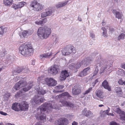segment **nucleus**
Here are the masks:
<instances>
[{
    "instance_id": "obj_1",
    "label": "nucleus",
    "mask_w": 125,
    "mask_h": 125,
    "mask_svg": "<svg viewBox=\"0 0 125 125\" xmlns=\"http://www.w3.org/2000/svg\"><path fill=\"white\" fill-rule=\"evenodd\" d=\"M56 105L50 101L46 102L37 109V111L34 112L36 119L38 120L46 121V115L45 113H50L52 111V109H56Z\"/></svg>"
},
{
    "instance_id": "obj_2",
    "label": "nucleus",
    "mask_w": 125,
    "mask_h": 125,
    "mask_svg": "<svg viewBox=\"0 0 125 125\" xmlns=\"http://www.w3.org/2000/svg\"><path fill=\"white\" fill-rule=\"evenodd\" d=\"M21 54L27 56L32 55L33 53L32 45L29 42H26L22 44L19 48Z\"/></svg>"
},
{
    "instance_id": "obj_3",
    "label": "nucleus",
    "mask_w": 125,
    "mask_h": 125,
    "mask_svg": "<svg viewBox=\"0 0 125 125\" xmlns=\"http://www.w3.org/2000/svg\"><path fill=\"white\" fill-rule=\"evenodd\" d=\"M32 83L29 82L27 84V82L25 81L21 80L15 84L14 88L16 90H17L20 88L23 87L22 89L23 91L25 92H27L31 88L32 86Z\"/></svg>"
},
{
    "instance_id": "obj_4",
    "label": "nucleus",
    "mask_w": 125,
    "mask_h": 125,
    "mask_svg": "<svg viewBox=\"0 0 125 125\" xmlns=\"http://www.w3.org/2000/svg\"><path fill=\"white\" fill-rule=\"evenodd\" d=\"M93 60V58L91 56L85 58L81 62H78L75 64H72L69 66L70 69L72 70L77 69L79 68L83 64L85 66H87L89 63Z\"/></svg>"
},
{
    "instance_id": "obj_5",
    "label": "nucleus",
    "mask_w": 125,
    "mask_h": 125,
    "mask_svg": "<svg viewBox=\"0 0 125 125\" xmlns=\"http://www.w3.org/2000/svg\"><path fill=\"white\" fill-rule=\"evenodd\" d=\"M35 89L38 92V94L34 97L33 99L32 100V101L33 103H34L36 104H39L45 100L43 96H40L39 95L40 94H44L46 93V92L45 90L43 89H40L39 86H38L37 88L35 87Z\"/></svg>"
},
{
    "instance_id": "obj_6",
    "label": "nucleus",
    "mask_w": 125,
    "mask_h": 125,
    "mask_svg": "<svg viewBox=\"0 0 125 125\" xmlns=\"http://www.w3.org/2000/svg\"><path fill=\"white\" fill-rule=\"evenodd\" d=\"M51 32L50 28L46 26L44 27H40L38 30V35L41 38L46 39L48 37Z\"/></svg>"
},
{
    "instance_id": "obj_7",
    "label": "nucleus",
    "mask_w": 125,
    "mask_h": 125,
    "mask_svg": "<svg viewBox=\"0 0 125 125\" xmlns=\"http://www.w3.org/2000/svg\"><path fill=\"white\" fill-rule=\"evenodd\" d=\"M113 62L111 60H105L103 62L101 63V67L100 69V73L101 74L103 73L105 71H106L107 68L109 67L108 69V71H109L112 69L111 65H112Z\"/></svg>"
},
{
    "instance_id": "obj_8",
    "label": "nucleus",
    "mask_w": 125,
    "mask_h": 125,
    "mask_svg": "<svg viewBox=\"0 0 125 125\" xmlns=\"http://www.w3.org/2000/svg\"><path fill=\"white\" fill-rule=\"evenodd\" d=\"M30 6L33 8L34 10L36 11H41L44 7L43 5L40 4L35 0L31 1Z\"/></svg>"
},
{
    "instance_id": "obj_9",
    "label": "nucleus",
    "mask_w": 125,
    "mask_h": 125,
    "mask_svg": "<svg viewBox=\"0 0 125 125\" xmlns=\"http://www.w3.org/2000/svg\"><path fill=\"white\" fill-rule=\"evenodd\" d=\"M76 51L74 49V47L73 46L68 47L62 50V53L64 56H66L69 55L71 53H75Z\"/></svg>"
},
{
    "instance_id": "obj_10",
    "label": "nucleus",
    "mask_w": 125,
    "mask_h": 125,
    "mask_svg": "<svg viewBox=\"0 0 125 125\" xmlns=\"http://www.w3.org/2000/svg\"><path fill=\"white\" fill-rule=\"evenodd\" d=\"M18 106L22 111H26L28 109L29 106L28 103L25 101H22L19 103Z\"/></svg>"
},
{
    "instance_id": "obj_11",
    "label": "nucleus",
    "mask_w": 125,
    "mask_h": 125,
    "mask_svg": "<svg viewBox=\"0 0 125 125\" xmlns=\"http://www.w3.org/2000/svg\"><path fill=\"white\" fill-rule=\"evenodd\" d=\"M54 15L53 11L52 9L46 10L45 12H43L41 14V17L44 18L47 16H52Z\"/></svg>"
},
{
    "instance_id": "obj_12",
    "label": "nucleus",
    "mask_w": 125,
    "mask_h": 125,
    "mask_svg": "<svg viewBox=\"0 0 125 125\" xmlns=\"http://www.w3.org/2000/svg\"><path fill=\"white\" fill-rule=\"evenodd\" d=\"M45 81L46 84L49 86H54L57 84V82L52 78H46L45 79Z\"/></svg>"
},
{
    "instance_id": "obj_13",
    "label": "nucleus",
    "mask_w": 125,
    "mask_h": 125,
    "mask_svg": "<svg viewBox=\"0 0 125 125\" xmlns=\"http://www.w3.org/2000/svg\"><path fill=\"white\" fill-rule=\"evenodd\" d=\"M81 91V90L80 86L78 85H75L73 87L72 89V94L76 95L80 94Z\"/></svg>"
},
{
    "instance_id": "obj_14",
    "label": "nucleus",
    "mask_w": 125,
    "mask_h": 125,
    "mask_svg": "<svg viewBox=\"0 0 125 125\" xmlns=\"http://www.w3.org/2000/svg\"><path fill=\"white\" fill-rule=\"evenodd\" d=\"M59 70V66L57 65H54L53 66H52L48 72L51 73L53 75L56 74Z\"/></svg>"
},
{
    "instance_id": "obj_15",
    "label": "nucleus",
    "mask_w": 125,
    "mask_h": 125,
    "mask_svg": "<svg viewBox=\"0 0 125 125\" xmlns=\"http://www.w3.org/2000/svg\"><path fill=\"white\" fill-rule=\"evenodd\" d=\"M90 69V67H89L85 68L79 73L78 76L81 77H83L89 73Z\"/></svg>"
},
{
    "instance_id": "obj_16",
    "label": "nucleus",
    "mask_w": 125,
    "mask_h": 125,
    "mask_svg": "<svg viewBox=\"0 0 125 125\" xmlns=\"http://www.w3.org/2000/svg\"><path fill=\"white\" fill-rule=\"evenodd\" d=\"M69 75L67 71L63 70L61 72V74L60 77L59 79L61 81H63L65 80Z\"/></svg>"
},
{
    "instance_id": "obj_17",
    "label": "nucleus",
    "mask_w": 125,
    "mask_h": 125,
    "mask_svg": "<svg viewBox=\"0 0 125 125\" xmlns=\"http://www.w3.org/2000/svg\"><path fill=\"white\" fill-rule=\"evenodd\" d=\"M57 122L56 125H66L68 123V119L64 118L59 119Z\"/></svg>"
},
{
    "instance_id": "obj_18",
    "label": "nucleus",
    "mask_w": 125,
    "mask_h": 125,
    "mask_svg": "<svg viewBox=\"0 0 125 125\" xmlns=\"http://www.w3.org/2000/svg\"><path fill=\"white\" fill-rule=\"evenodd\" d=\"M82 114L88 117H92L94 116L93 113L89 110H87L86 108H84L82 111Z\"/></svg>"
},
{
    "instance_id": "obj_19",
    "label": "nucleus",
    "mask_w": 125,
    "mask_h": 125,
    "mask_svg": "<svg viewBox=\"0 0 125 125\" xmlns=\"http://www.w3.org/2000/svg\"><path fill=\"white\" fill-rule=\"evenodd\" d=\"M65 99H60V102L62 103V106H69L72 107L73 106V104L70 102H67L65 100Z\"/></svg>"
},
{
    "instance_id": "obj_20",
    "label": "nucleus",
    "mask_w": 125,
    "mask_h": 125,
    "mask_svg": "<svg viewBox=\"0 0 125 125\" xmlns=\"http://www.w3.org/2000/svg\"><path fill=\"white\" fill-rule=\"evenodd\" d=\"M27 69L25 66H21L19 67L17 69L14 70L13 72V74L16 73H19L22 72L23 73H25L26 72Z\"/></svg>"
},
{
    "instance_id": "obj_21",
    "label": "nucleus",
    "mask_w": 125,
    "mask_h": 125,
    "mask_svg": "<svg viewBox=\"0 0 125 125\" xmlns=\"http://www.w3.org/2000/svg\"><path fill=\"white\" fill-rule=\"evenodd\" d=\"M71 97L67 92H65L60 94L58 96V98L60 99H65L66 97L69 98Z\"/></svg>"
},
{
    "instance_id": "obj_22",
    "label": "nucleus",
    "mask_w": 125,
    "mask_h": 125,
    "mask_svg": "<svg viewBox=\"0 0 125 125\" xmlns=\"http://www.w3.org/2000/svg\"><path fill=\"white\" fill-rule=\"evenodd\" d=\"M32 32H30V31H27L25 30L23 31L22 33H20L19 35L21 38H22L26 37L27 35H29L32 34Z\"/></svg>"
},
{
    "instance_id": "obj_23",
    "label": "nucleus",
    "mask_w": 125,
    "mask_h": 125,
    "mask_svg": "<svg viewBox=\"0 0 125 125\" xmlns=\"http://www.w3.org/2000/svg\"><path fill=\"white\" fill-rule=\"evenodd\" d=\"M102 86L104 88L109 91H111V87L109 86L108 83L106 80H104L102 83Z\"/></svg>"
},
{
    "instance_id": "obj_24",
    "label": "nucleus",
    "mask_w": 125,
    "mask_h": 125,
    "mask_svg": "<svg viewBox=\"0 0 125 125\" xmlns=\"http://www.w3.org/2000/svg\"><path fill=\"white\" fill-rule=\"evenodd\" d=\"M52 54L53 53L52 52L46 53L41 55L40 56V58L41 59L45 58H50Z\"/></svg>"
},
{
    "instance_id": "obj_25",
    "label": "nucleus",
    "mask_w": 125,
    "mask_h": 125,
    "mask_svg": "<svg viewBox=\"0 0 125 125\" xmlns=\"http://www.w3.org/2000/svg\"><path fill=\"white\" fill-rule=\"evenodd\" d=\"M112 12L113 13L115 14L116 18L118 19H122L123 15L121 13L115 10H113Z\"/></svg>"
},
{
    "instance_id": "obj_26",
    "label": "nucleus",
    "mask_w": 125,
    "mask_h": 125,
    "mask_svg": "<svg viewBox=\"0 0 125 125\" xmlns=\"http://www.w3.org/2000/svg\"><path fill=\"white\" fill-rule=\"evenodd\" d=\"M95 94L97 97L100 98H103L104 96L103 95V93L100 90H96L95 92Z\"/></svg>"
},
{
    "instance_id": "obj_27",
    "label": "nucleus",
    "mask_w": 125,
    "mask_h": 125,
    "mask_svg": "<svg viewBox=\"0 0 125 125\" xmlns=\"http://www.w3.org/2000/svg\"><path fill=\"white\" fill-rule=\"evenodd\" d=\"M7 28L6 27H0V36L1 37L4 33H6L7 31Z\"/></svg>"
},
{
    "instance_id": "obj_28",
    "label": "nucleus",
    "mask_w": 125,
    "mask_h": 125,
    "mask_svg": "<svg viewBox=\"0 0 125 125\" xmlns=\"http://www.w3.org/2000/svg\"><path fill=\"white\" fill-rule=\"evenodd\" d=\"M68 2V1H65L59 3L56 5V7L57 8H61L66 5Z\"/></svg>"
},
{
    "instance_id": "obj_29",
    "label": "nucleus",
    "mask_w": 125,
    "mask_h": 125,
    "mask_svg": "<svg viewBox=\"0 0 125 125\" xmlns=\"http://www.w3.org/2000/svg\"><path fill=\"white\" fill-rule=\"evenodd\" d=\"M113 110L115 112L119 114L120 115L121 114L122 112H123L121 111L120 109L117 106H114L113 107Z\"/></svg>"
},
{
    "instance_id": "obj_30",
    "label": "nucleus",
    "mask_w": 125,
    "mask_h": 125,
    "mask_svg": "<svg viewBox=\"0 0 125 125\" xmlns=\"http://www.w3.org/2000/svg\"><path fill=\"white\" fill-rule=\"evenodd\" d=\"M113 110L115 112L119 114L120 115L121 114L122 112H123L121 111L120 109L117 106H114L113 107Z\"/></svg>"
},
{
    "instance_id": "obj_31",
    "label": "nucleus",
    "mask_w": 125,
    "mask_h": 125,
    "mask_svg": "<svg viewBox=\"0 0 125 125\" xmlns=\"http://www.w3.org/2000/svg\"><path fill=\"white\" fill-rule=\"evenodd\" d=\"M113 110L115 112L119 114L120 115L121 114L122 112H123L121 111L120 109L117 106H114L113 107Z\"/></svg>"
},
{
    "instance_id": "obj_32",
    "label": "nucleus",
    "mask_w": 125,
    "mask_h": 125,
    "mask_svg": "<svg viewBox=\"0 0 125 125\" xmlns=\"http://www.w3.org/2000/svg\"><path fill=\"white\" fill-rule=\"evenodd\" d=\"M120 119L124 122H125V112H122L121 114L120 115Z\"/></svg>"
},
{
    "instance_id": "obj_33",
    "label": "nucleus",
    "mask_w": 125,
    "mask_h": 125,
    "mask_svg": "<svg viewBox=\"0 0 125 125\" xmlns=\"http://www.w3.org/2000/svg\"><path fill=\"white\" fill-rule=\"evenodd\" d=\"M12 0H4V3L6 5L8 6L12 4Z\"/></svg>"
},
{
    "instance_id": "obj_34",
    "label": "nucleus",
    "mask_w": 125,
    "mask_h": 125,
    "mask_svg": "<svg viewBox=\"0 0 125 125\" xmlns=\"http://www.w3.org/2000/svg\"><path fill=\"white\" fill-rule=\"evenodd\" d=\"M115 91L117 94H121L122 93V91L121 87H117L115 89Z\"/></svg>"
},
{
    "instance_id": "obj_35",
    "label": "nucleus",
    "mask_w": 125,
    "mask_h": 125,
    "mask_svg": "<svg viewBox=\"0 0 125 125\" xmlns=\"http://www.w3.org/2000/svg\"><path fill=\"white\" fill-rule=\"evenodd\" d=\"M102 30L103 31V35L104 37H106L107 36V31L105 28L103 27L102 28Z\"/></svg>"
},
{
    "instance_id": "obj_36",
    "label": "nucleus",
    "mask_w": 125,
    "mask_h": 125,
    "mask_svg": "<svg viewBox=\"0 0 125 125\" xmlns=\"http://www.w3.org/2000/svg\"><path fill=\"white\" fill-rule=\"evenodd\" d=\"M12 109L16 111H19V109L18 108L17 106V104L15 103L13 104L12 106Z\"/></svg>"
},
{
    "instance_id": "obj_37",
    "label": "nucleus",
    "mask_w": 125,
    "mask_h": 125,
    "mask_svg": "<svg viewBox=\"0 0 125 125\" xmlns=\"http://www.w3.org/2000/svg\"><path fill=\"white\" fill-rule=\"evenodd\" d=\"M125 37V34L124 33H122L120 34L118 37V40H120L121 39H124Z\"/></svg>"
},
{
    "instance_id": "obj_38",
    "label": "nucleus",
    "mask_w": 125,
    "mask_h": 125,
    "mask_svg": "<svg viewBox=\"0 0 125 125\" xmlns=\"http://www.w3.org/2000/svg\"><path fill=\"white\" fill-rule=\"evenodd\" d=\"M25 2H21L17 4L18 6L19 9L22 7L24 5Z\"/></svg>"
},
{
    "instance_id": "obj_39",
    "label": "nucleus",
    "mask_w": 125,
    "mask_h": 125,
    "mask_svg": "<svg viewBox=\"0 0 125 125\" xmlns=\"http://www.w3.org/2000/svg\"><path fill=\"white\" fill-rule=\"evenodd\" d=\"M7 52L6 50H4L0 52V57H2L4 56L5 54Z\"/></svg>"
},
{
    "instance_id": "obj_40",
    "label": "nucleus",
    "mask_w": 125,
    "mask_h": 125,
    "mask_svg": "<svg viewBox=\"0 0 125 125\" xmlns=\"http://www.w3.org/2000/svg\"><path fill=\"white\" fill-rule=\"evenodd\" d=\"M98 69L97 67L95 68V69L93 73V76L94 77L97 74L98 72Z\"/></svg>"
},
{
    "instance_id": "obj_41",
    "label": "nucleus",
    "mask_w": 125,
    "mask_h": 125,
    "mask_svg": "<svg viewBox=\"0 0 125 125\" xmlns=\"http://www.w3.org/2000/svg\"><path fill=\"white\" fill-rule=\"evenodd\" d=\"M92 88L90 87L83 94L84 95L87 94L90 92L92 90Z\"/></svg>"
},
{
    "instance_id": "obj_42",
    "label": "nucleus",
    "mask_w": 125,
    "mask_h": 125,
    "mask_svg": "<svg viewBox=\"0 0 125 125\" xmlns=\"http://www.w3.org/2000/svg\"><path fill=\"white\" fill-rule=\"evenodd\" d=\"M87 121L86 120H84L82 121L81 124L80 125H87Z\"/></svg>"
},
{
    "instance_id": "obj_43",
    "label": "nucleus",
    "mask_w": 125,
    "mask_h": 125,
    "mask_svg": "<svg viewBox=\"0 0 125 125\" xmlns=\"http://www.w3.org/2000/svg\"><path fill=\"white\" fill-rule=\"evenodd\" d=\"M10 96V93H6L5 94V97L7 99Z\"/></svg>"
},
{
    "instance_id": "obj_44",
    "label": "nucleus",
    "mask_w": 125,
    "mask_h": 125,
    "mask_svg": "<svg viewBox=\"0 0 125 125\" xmlns=\"http://www.w3.org/2000/svg\"><path fill=\"white\" fill-rule=\"evenodd\" d=\"M90 36L92 38H94L95 37V35L92 32L90 31Z\"/></svg>"
},
{
    "instance_id": "obj_45",
    "label": "nucleus",
    "mask_w": 125,
    "mask_h": 125,
    "mask_svg": "<svg viewBox=\"0 0 125 125\" xmlns=\"http://www.w3.org/2000/svg\"><path fill=\"white\" fill-rule=\"evenodd\" d=\"M13 8H14L15 10H16L19 9L18 6V5L14 4L13 5L12 7Z\"/></svg>"
},
{
    "instance_id": "obj_46",
    "label": "nucleus",
    "mask_w": 125,
    "mask_h": 125,
    "mask_svg": "<svg viewBox=\"0 0 125 125\" xmlns=\"http://www.w3.org/2000/svg\"><path fill=\"white\" fill-rule=\"evenodd\" d=\"M36 24L38 25H41L42 24V21H36L35 22Z\"/></svg>"
},
{
    "instance_id": "obj_47",
    "label": "nucleus",
    "mask_w": 125,
    "mask_h": 125,
    "mask_svg": "<svg viewBox=\"0 0 125 125\" xmlns=\"http://www.w3.org/2000/svg\"><path fill=\"white\" fill-rule=\"evenodd\" d=\"M110 125H119L115 122L112 121L110 123Z\"/></svg>"
},
{
    "instance_id": "obj_48",
    "label": "nucleus",
    "mask_w": 125,
    "mask_h": 125,
    "mask_svg": "<svg viewBox=\"0 0 125 125\" xmlns=\"http://www.w3.org/2000/svg\"><path fill=\"white\" fill-rule=\"evenodd\" d=\"M124 71L123 69H119L117 71V73L118 72L119 73H118V74H120L121 73H124Z\"/></svg>"
},
{
    "instance_id": "obj_49",
    "label": "nucleus",
    "mask_w": 125,
    "mask_h": 125,
    "mask_svg": "<svg viewBox=\"0 0 125 125\" xmlns=\"http://www.w3.org/2000/svg\"><path fill=\"white\" fill-rule=\"evenodd\" d=\"M123 81L122 79H120L118 82V83L121 85H123Z\"/></svg>"
},
{
    "instance_id": "obj_50",
    "label": "nucleus",
    "mask_w": 125,
    "mask_h": 125,
    "mask_svg": "<svg viewBox=\"0 0 125 125\" xmlns=\"http://www.w3.org/2000/svg\"><path fill=\"white\" fill-rule=\"evenodd\" d=\"M110 108L108 107V109L104 111V112L107 115H108L109 113L108 112L110 111Z\"/></svg>"
},
{
    "instance_id": "obj_51",
    "label": "nucleus",
    "mask_w": 125,
    "mask_h": 125,
    "mask_svg": "<svg viewBox=\"0 0 125 125\" xmlns=\"http://www.w3.org/2000/svg\"><path fill=\"white\" fill-rule=\"evenodd\" d=\"M42 21V24H44L46 23L47 21V19L46 18H45L41 20Z\"/></svg>"
},
{
    "instance_id": "obj_52",
    "label": "nucleus",
    "mask_w": 125,
    "mask_h": 125,
    "mask_svg": "<svg viewBox=\"0 0 125 125\" xmlns=\"http://www.w3.org/2000/svg\"><path fill=\"white\" fill-rule=\"evenodd\" d=\"M98 82V79H96L94 81V82H93L92 83V85L93 86H95V84L97 83Z\"/></svg>"
},
{
    "instance_id": "obj_53",
    "label": "nucleus",
    "mask_w": 125,
    "mask_h": 125,
    "mask_svg": "<svg viewBox=\"0 0 125 125\" xmlns=\"http://www.w3.org/2000/svg\"><path fill=\"white\" fill-rule=\"evenodd\" d=\"M0 114L2 115H7V114L6 113L4 112L3 111H0Z\"/></svg>"
},
{
    "instance_id": "obj_54",
    "label": "nucleus",
    "mask_w": 125,
    "mask_h": 125,
    "mask_svg": "<svg viewBox=\"0 0 125 125\" xmlns=\"http://www.w3.org/2000/svg\"><path fill=\"white\" fill-rule=\"evenodd\" d=\"M57 87L59 89H61L63 88L64 87V86L63 85H59L57 86Z\"/></svg>"
},
{
    "instance_id": "obj_55",
    "label": "nucleus",
    "mask_w": 125,
    "mask_h": 125,
    "mask_svg": "<svg viewBox=\"0 0 125 125\" xmlns=\"http://www.w3.org/2000/svg\"><path fill=\"white\" fill-rule=\"evenodd\" d=\"M20 92H18L17 94H16L15 95V96L16 97H17L19 96L20 95Z\"/></svg>"
},
{
    "instance_id": "obj_56",
    "label": "nucleus",
    "mask_w": 125,
    "mask_h": 125,
    "mask_svg": "<svg viewBox=\"0 0 125 125\" xmlns=\"http://www.w3.org/2000/svg\"><path fill=\"white\" fill-rule=\"evenodd\" d=\"M109 30L110 31L111 33H112L114 30V29L111 27L109 28Z\"/></svg>"
},
{
    "instance_id": "obj_57",
    "label": "nucleus",
    "mask_w": 125,
    "mask_h": 125,
    "mask_svg": "<svg viewBox=\"0 0 125 125\" xmlns=\"http://www.w3.org/2000/svg\"><path fill=\"white\" fill-rule=\"evenodd\" d=\"M78 123L77 122H76L75 121L73 122L72 124V125H78Z\"/></svg>"
},
{
    "instance_id": "obj_58",
    "label": "nucleus",
    "mask_w": 125,
    "mask_h": 125,
    "mask_svg": "<svg viewBox=\"0 0 125 125\" xmlns=\"http://www.w3.org/2000/svg\"><path fill=\"white\" fill-rule=\"evenodd\" d=\"M78 20L80 21H82V19L81 17H80L79 16H78Z\"/></svg>"
},
{
    "instance_id": "obj_59",
    "label": "nucleus",
    "mask_w": 125,
    "mask_h": 125,
    "mask_svg": "<svg viewBox=\"0 0 125 125\" xmlns=\"http://www.w3.org/2000/svg\"><path fill=\"white\" fill-rule=\"evenodd\" d=\"M102 23H103V26H105V27H108V26L107 25H106V26H105V23L104 22V21H103L102 22Z\"/></svg>"
},
{
    "instance_id": "obj_60",
    "label": "nucleus",
    "mask_w": 125,
    "mask_h": 125,
    "mask_svg": "<svg viewBox=\"0 0 125 125\" xmlns=\"http://www.w3.org/2000/svg\"><path fill=\"white\" fill-rule=\"evenodd\" d=\"M121 67L125 69V64H122L121 65Z\"/></svg>"
},
{
    "instance_id": "obj_61",
    "label": "nucleus",
    "mask_w": 125,
    "mask_h": 125,
    "mask_svg": "<svg viewBox=\"0 0 125 125\" xmlns=\"http://www.w3.org/2000/svg\"><path fill=\"white\" fill-rule=\"evenodd\" d=\"M35 125H42L40 122L36 123Z\"/></svg>"
},
{
    "instance_id": "obj_62",
    "label": "nucleus",
    "mask_w": 125,
    "mask_h": 125,
    "mask_svg": "<svg viewBox=\"0 0 125 125\" xmlns=\"http://www.w3.org/2000/svg\"><path fill=\"white\" fill-rule=\"evenodd\" d=\"M11 57H10L9 58H8V59H7V60H8V61H9V62L10 63V61L11 60Z\"/></svg>"
},
{
    "instance_id": "obj_63",
    "label": "nucleus",
    "mask_w": 125,
    "mask_h": 125,
    "mask_svg": "<svg viewBox=\"0 0 125 125\" xmlns=\"http://www.w3.org/2000/svg\"><path fill=\"white\" fill-rule=\"evenodd\" d=\"M108 115H111L112 116H114V114H113L112 113H109V114H108Z\"/></svg>"
},
{
    "instance_id": "obj_64",
    "label": "nucleus",
    "mask_w": 125,
    "mask_h": 125,
    "mask_svg": "<svg viewBox=\"0 0 125 125\" xmlns=\"http://www.w3.org/2000/svg\"><path fill=\"white\" fill-rule=\"evenodd\" d=\"M6 125H15L14 124L12 125L11 123H8L6 124Z\"/></svg>"
}]
</instances>
